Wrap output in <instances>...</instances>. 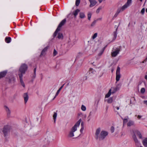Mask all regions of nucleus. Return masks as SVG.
I'll list each match as a JSON object with an SVG mask.
<instances>
[{
    "label": "nucleus",
    "mask_w": 147,
    "mask_h": 147,
    "mask_svg": "<svg viewBox=\"0 0 147 147\" xmlns=\"http://www.w3.org/2000/svg\"><path fill=\"white\" fill-rule=\"evenodd\" d=\"M28 69V66L25 64H22L20 67L18 72V75L19 76L20 82L21 85L24 87H25V84L22 80L23 75L24 74Z\"/></svg>",
    "instance_id": "nucleus-1"
},
{
    "label": "nucleus",
    "mask_w": 147,
    "mask_h": 147,
    "mask_svg": "<svg viewBox=\"0 0 147 147\" xmlns=\"http://www.w3.org/2000/svg\"><path fill=\"white\" fill-rule=\"evenodd\" d=\"M101 129L100 128L96 129L95 133V138L96 139L100 141L103 140L108 135L107 132L102 131L100 132V136H98L99 132H100Z\"/></svg>",
    "instance_id": "nucleus-2"
},
{
    "label": "nucleus",
    "mask_w": 147,
    "mask_h": 147,
    "mask_svg": "<svg viewBox=\"0 0 147 147\" xmlns=\"http://www.w3.org/2000/svg\"><path fill=\"white\" fill-rule=\"evenodd\" d=\"M81 121V119H80L77 122L74 126L72 127L68 134V136L69 137L71 138L74 136V132L77 130V127L79 126Z\"/></svg>",
    "instance_id": "nucleus-3"
},
{
    "label": "nucleus",
    "mask_w": 147,
    "mask_h": 147,
    "mask_svg": "<svg viewBox=\"0 0 147 147\" xmlns=\"http://www.w3.org/2000/svg\"><path fill=\"white\" fill-rule=\"evenodd\" d=\"M133 132L134 133V135L132 136V138L135 143H138V141L136 135L139 137V138L142 139V134L139 131L137 130L133 131Z\"/></svg>",
    "instance_id": "nucleus-4"
},
{
    "label": "nucleus",
    "mask_w": 147,
    "mask_h": 147,
    "mask_svg": "<svg viewBox=\"0 0 147 147\" xmlns=\"http://www.w3.org/2000/svg\"><path fill=\"white\" fill-rule=\"evenodd\" d=\"M66 22V20L65 19H63L53 34V36L54 38L56 36L57 33L60 30V28L64 25Z\"/></svg>",
    "instance_id": "nucleus-5"
},
{
    "label": "nucleus",
    "mask_w": 147,
    "mask_h": 147,
    "mask_svg": "<svg viewBox=\"0 0 147 147\" xmlns=\"http://www.w3.org/2000/svg\"><path fill=\"white\" fill-rule=\"evenodd\" d=\"M119 89V88L118 87V86H116L115 87H112L111 89H110L108 92L105 95L106 98L109 97L111 94H114L115 93L117 90H118Z\"/></svg>",
    "instance_id": "nucleus-6"
},
{
    "label": "nucleus",
    "mask_w": 147,
    "mask_h": 147,
    "mask_svg": "<svg viewBox=\"0 0 147 147\" xmlns=\"http://www.w3.org/2000/svg\"><path fill=\"white\" fill-rule=\"evenodd\" d=\"M121 50V47H119V48H116L115 51L111 53V56L113 57H116L117 55L119 53V52Z\"/></svg>",
    "instance_id": "nucleus-7"
},
{
    "label": "nucleus",
    "mask_w": 147,
    "mask_h": 147,
    "mask_svg": "<svg viewBox=\"0 0 147 147\" xmlns=\"http://www.w3.org/2000/svg\"><path fill=\"white\" fill-rule=\"evenodd\" d=\"M120 68L119 66H118L116 70V80L117 82L118 81L121 77L120 74Z\"/></svg>",
    "instance_id": "nucleus-8"
},
{
    "label": "nucleus",
    "mask_w": 147,
    "mask_h": 147,
    "mask_svg": "<svg viewBox=\"0 0 147 147\" xmlns=\"http://www.w3.org/2000/svg\"><path fill=\"white\" fill-rule=\"evenodd\" d=\"M10 128L9 126H5L3 128V132L5 136H6L9 132Z\"/></svg>",
    "instance_id": "nucleus-9"
},
{
    "label": "nucleus",
    "mask_w": 147,
    "mask_h": 147,
    "mask_svg": "<svg viewBox=\"0 0 147 147\" xmlns=\"http://www.w3.org/2000/svg\"><path fill=\"white\" fill-rule=\"evenodd\" d=\"M132 0H127V3L121 7V10L124 11L125 9L128 7L131 4Z\"/></svg>",
    "instance_id": "nucleus-10"
},
{
    "label": "nucleus",
    "mask_w": 147,
    "mask_h": 147,
    "mask_svg": "<svg viewBox=\"0 0 147 147\" xmlns=\"http://www.w3.org/2000/svg\"><path fill=\"white\" fill-rule=\"evenodd\" d=\"M90 3V7H92L94 6L96 4L97 2L95 0H89Z\"/></svg>",
    "instance_id": "nucleus-11"
},
{
    "label": "nucleus",
    "mask_w": 147,
    "mask_h": 147,
    "mask_svg": "<svg viewBox=\"0 0 147 147\" xmlns=\"http://www.w3.org/2000/svg\"><path fill=\"white\" fill-rule=\"evenodd\" d=\"M48 47H46L43 49L40 55V57H41L43 56H44L45 55V52L47 51V49H48Z\"/></svg>",
    "instance_id": "nucleus-12"
},
{
    "label": "nucleus",
    "mask_w": 147,
    "mask_h": 147,
    "mask_svg": "<svg viewBox=\"0 0 147 147\" xmlns=\"http://www.w3.org/2000/svg\"><path fill=\"white\" fill-rule=\"evenodd\" d=\"M141 27L142 30L146 31L147 30V24L146 23H143L142 24Z\"/></svg>",
    "instance_id": "nucleus-13"
},
{
    "label": "nucleus",
    "mask_w": 147,
    "mask_h": 147,
    "mask_svg": "<svg viewBox=\"0 0 147 147\" xmlns=\"http://www.w3.org/2000/svg\"><path fill=\"white\" fill-rule=\"evenodd\" d=\"M7 73V71H4L0 72V79L5 77Z\"/></svg>",
    "instance_id": "nucleus-14"
},
{
    "label": "nucleus",
    "mask_w": 147,
    "mask_h": 147,
    "mask_svg": "<svg viewBox=\"0 0 147 147\" xmlns=\"http://www.w3.org/2000/svg\"><path fill=\"white\" fill-rule=\"evenodd\" d=\"M23 97L25 103H26L28 100V96L27 93H24Z\"/></svg>",
    "instance_id": "nucleus-15"
},
{
    "label": "nucleus",
    "mask_w": 147,
    "mask_h": 147,
    "mask_svg": "<svg viewBox=\"0 0 147 147\" xmlns=\"http://www.w3.org/2000/svg\"><path fill=\"white\" fill-rule=\"evenodd\" d=\"M57 37L59 39L62 40L63 38V36L62 33L61 32L57 33Z\"/></svg>",
    "instance_id": "nucleus-16"
},
{
    "label": "nucleus",
    "mask_w": 147,
    "mask_h": 147,
    "mask_svg": "<svg viewBox=\"0 0 147 147\" xmlns=\"http://www.w3.org/2000/svg\"><path fill=\"white\" fill-rule=\"evenodd\" d=\"M80 11V10L79 9H77L75 11H73V14L74 15L75 18L76 17V16Z\"/></svg>",
    "instance_id": "nucleus-17"
},
{
    "label": "nucleus",
    "mask_w": 147,
    "mask_h": 147,
    "mask_svg": "<svg viewBox=\"0 0 147 147\" xmlns=\"http://www.w3.org/2000/svg\"><path fill=\"white\" fill-rule=\"evenodd\" d=\"M142 143L145 147H147V138H146L143 140Z\"/></svg>",
    "instance_id": "nucleus-18"
},
{
    "label": "nucleus",
    "mask_w": 147,
    "mask_h": 147,
    "mask_svg": "<svg viewBox=\"0 0 147 147\" xmlns=\"http://www.w3.org/2000/svg\"><path fill=\"white\" fill-rule=\"evenodd\" d=\"M134 122L132 121H129L127 124V125L128 126H130L134 125Z\"/></svg>",
    "instance_id": "nucleus-19"
},
{
    "label": "nucleus",
    "mask_w": 147,
    "mask_h": 147,
    "mask_svg": "<svg viewBox=\"0 0 147 147\" xmlns=\"http://www.w3.org/2000/svg\"><path fill=\"white\" fill-rule=\"evenodd\" d=\"M121 11H123L121 10V9H119L117 10V11L116 13L114 15V18H116L117 15H118L119 13Z\"/></svg>",
    "instance_id": "nucleus-20"
},
{
    "label": "nucleus",
    "mask_w": 147,
    "mask_h": 147,
    "mask_svg": "<svg viewBox=\"0 0 147 147\" xmlns=\"http://www.w3.org/2000/svg\"><path fill=\"white\" fill-rule=\"evenodd\" d=\"M11 38L10 37H6L5 38V41L7 43H9L11 41Z\"/></svg>",
    "instance_id": "nucleus-21"
},
{
    "label": "nucleus",
    "mask_w": 147,
    "mask_h": 147,
    "mask_svg": "<svg viewBox=\"0 0 147 147\" xmlns=\"http://www.w3.org/2000/svg\"><path fill=\"white\" fill-rule=\"evenodd\" d=\"M79 17L82 19L83 18L85 17V15L84 13L80 12L79 13Z\"/></svg>",
    "instance_id": "nucleus-22"
},
{
    "label": "nucleus",
    "mask_w": 147,
    "mask_h": 147,
    "mask_svg": "<svg viewBox=\"0 0 147 147\" xmlns=\"http://www.w3.org/2000/svg\"><path fill=\"white\" fill-rule=\"evenodd\" d=\"M57 113L54 112L53 116V118L54 120V122H55L56 121V118L57 116Z\"/></svg>",
    "instance_id": "nucleus-23"
},
{
    "label": "nucleus",
    "mask_w": 147,
    "mask_h": 147,
    "mask_svg": "<svg viewBox=\"0 0 147 147\" xmlns=\"http://www.w3.org/2000/svg\"><path fill=\"white\" fill-rule=\"evenodd\" d=\"M62 87H61L59 89L57 90V93L55 95V97H54V98H55L58 95V94H59V93L61 90L62 89Z\"/></svg>",
    "instance_id": "nucleus-24"
},
{
    "label": "nucleus",
    "mask_w": 147,
    "mask_h": 147,
    "mask_svg": "<svg viewBox=\"0 0 147 147\" xmlns=\"http://www.w3.org/2000/svg\"><path fill=\"white\" fill-rule=\"evenodd\" d=\"M117 28L116 31H115L113 32V36H114V40H115L117 36Z\"/></svg>",
    "instance_id": "nucleus-25"
},
{
    "label": "nucleus",
    "mask_w": 147,
    "mask_h": 147,
    "mask_svg": "<svg viewBox=\"0 0 147 147\" xmlns=\"http://www.w3.org/2000/svg\"><path fill=\"white\" fill-rule=\"evenodd\" d=\"M113 98L110 97L107 100V102L109 103H111L113 102Z\"/></svg>",
    "instance_id": "nucleus-26"
},
{
    "label": "nucleus",
    "mask_w": 147,
    "mask_h": 147,
    "mask_svg": "<svg viewBox=\"0 0 147 147\" xmlns=\"http://www.w3.org/2000/svg\"><path fill=\"white\" fill-rule=\"evenodd\" d=\"M92 14L90 12H89L88 14V19L90 20Z\"/></svg>",
    "instance_id": "nucleus-27"
},
{
    "label": "nucleus",
    "mask_w": 147,
    "mask_h": 147,
    "mask_svg": "<svg viewBox=\"0 0 147 147\" xmlns=\"http://www.w3.org/2000/svg\"><path fill=\"white\" fill-rule=\"evenodd\" d=\"M89 71L90 73H91L93 74H95L96 72V71L92 68H91L90 69Z\"/></svg>",
    "instance_id": "nucleus-28"
},
{
    "label": "nucleus",
    "mask_w": 147,
    "mask_h": 147,
    "mask_svg": "<svg viewBox=\"0 0 147 147\" xmlns=\"http://www.w3.org/2000/svg\"><path fill=\"white\" fill-rule=\"evenodd\" d=\"M97 36V33H95L92 36V39H94L96 38Z\"/></svg>",
    "instance_id": "nucleus-29"
},
{
    "label": "nucleus",
    "mask_w": 147,
    "mask_h": 147,
    "mask_svg": "<svg viewBox=\"0 0 147 147\" xmlns=\"http://www.w3.org/2000/svg\"><path fill=\"white\" fill-rule=\"evenodd\" d=\"M80 0H76V5L77 6H78L80 3Z\"/></svg>",
    "instance_id": "nucleus-30"
},
{
    "label": "nucleus",
    "mask_w": 147,
    "mask_h": 147,
    "mask_svg": "<svg viewBox=\"0 0 147 147\" xmlns=\"http://www.w3.org/2000/svg\"><path fill=\"white\" fill-rule=\"evenodd\" d=\"M5 107L6 108V111L8 112V113L10 114V111L9 110V109L8 108V107L7 106H5Z\"/></svg>",
    "instance_id": "nucleus-31"
},
{
    "label": "nucleus",
    "mask_w": 147,
    "mask_h": 147,
    "mask_svg": "<svg viewBox=\"0 0 147 147\" xmlns=\"http://www.w3.org/2000/svg\"><path fill=\"white\" fill-rule=\"evenodd\" d=\"M81 109L82 111H84L86 110V107L84 105H82L81 107Z\"/></svg>",
    "instance_id": "nucleus-32"
},
{
    "label": "nucleus",
    "mask_w": 147,
    "mask_h": 147,
    "mask_svg": "<svg viewBox=\"0 0 147 147\" xmlns=\"http://www.w3.org/2000/svg\"><path fill=\"white\" fill-rule=\"evenodd\" d=\"M145 11V9L144 8L142 9L141 11V13L142 15H144Z\"/></svg>",
    "instance_id": "nucleus-33"
},
{
    "label": "nucleus",
    "mask_w": 147,
    "mask_h": 147,
    "mask_svg": "<svg viewBox=\"0 0 147 147\" xmlns=\"http://www.w3.org/2000/svg\"><path fill=\"white\" fill-rule=\"evenodd\" d=\"M96 20H95L92 23V24L91 25V26L92 27V26H94L95 25V24L96 23Z\"/></svg>",
    "instance_id": "nucleus-34"
},
{
    "label": "nucleus",
    "mask_w": 147,
    "mask_h": 147,
    "mask_svg": "<svg viewBox=\"0 0 147 147\" xmlns=\"http://www.w3.org/2000/svg\"><path fill=\"white\" fill-rule=\"evenodd\" d=\"M102 9V7L101 6L100 7L96 10V12L97 13H98L99 12L100 10L101 9Z\"/></svg>",
    "instance_id": "nucleus-35"
},
{
    "label": "nucleus",
    "mask_w": 147,
    "mask_h": 147,
    "mask_svg": "<svg viewBox=\"0 0 147 147\" xmlns=\"http://www.w3.org/2000/svg\"><path fill=\"white\" fill-rule=\"evenodd\" d=\"M114 131V127L113 126H112L111 128V131L112 133H113Z\"/></svg>",
    "instance_id": "nucleus-36"
},
{
    "label": "nucleus",
    "mask_w": 147,
    "mask_h": 147,
    "mask_svg": "<svg viewBox=\"0 0 147 147\" xmlns=\"http://www.w3.org/2000/svg\"><path fill=\"white\" fill-rule=\"evenodd\" d=\"M141 92L142 93H144L145 92V89L144 88H142L140 90Z\"/></svg>",
    "instance_id": "nucleus-37"
},
{
    "label": "nucleus",
    "mask_w": 147,
    "mask_h": 147,
    "mask_svg": "<svg viewBox=\"0 0 147 147\" xmlns=\"http://www.w3.org/2000/svg\"><path fill=\"white\" fill-rule=\"evenodd\" d=\"M36 68L35 67L34 69V74L33 76V77H34V78H35L36 76Z\"/></svg>",
    "instance_id": "nucleus-38"
},
{
    "label": "nucleus",
    "mask_w": 147,
    "mask_h": 147,
    "mask_svg": "<svg viewBox=\"0 0 147 147\" xmlns=\"http://www.w3.org/2000/svg\"><path fill=\"white\" fill-rule=\"evenodd\" d=\"M57 54V51L55 49H54V51H53V55L54 56H55Z\"/></svg>",
    "instance_id": "nucleus-39"
},
{
    "label": "nucleus",
    "mask_w": 147,
    "mask_h": 147,
    "mask_svg": "<svg viewBox=\"0 0 147 147\" xmlns=\"http://www.w3.org/2000/svg\"><path fill=\"white\" fill-rule=\"evenodd\" d=\"M91 115H92V112H90L89 113V116H88V118H89L88 121H89L90 119V116Z\"/></svg>",
    "instance_id": "nucleus-40"
},
{
    "label": "nucleus",
    "mask_w": 147,
    "mask_h": 147,
    "mask_svg": "<svg viewBox=\"0 0 147 147\" xmlns=\"http://www.w3.org/2000/svg\"><path fill=\"white\" fill-rule=\"evenodd\" d=\"M104 49H103L98 54V55L99 56H100L102 54V53H103V52L104 51Z\"/></svg>",
    "instance_id": "nucleus-41"
},
{
    "label": "nucleus",
    "mask_w": 147,
    "mask_h": 147,
    "mask_svg": "<svg viewBox=\"0 0 147 147\" xmlns=\"http://www.w3.org/2000/svg\"><path fill=\"white\" fill-rule=\"evenodd\" d=\"M84 129V127H82L81 129L80 130V131L81 133L82 132V131H83V129Z\"/></svg>",
    "instance_id": "nucleus-42"
},
{
    "label": "nucleus",
    "mask_w": 147,
    "mask_h": 147,
    "mask_svg": "<svg viewBox=\"0 0 147 147\" xmlns=\"http://www.w3.org/2000/svg\"><path fill=\"white\" fill-rule=\"evenodd\" d=\"M147 61V56L146 58V59L144 60L142 62V63H144L145 62H146Z\"/></svg>",
    "instance_id": "nucleus-43"
},
{
    "label": "nucleus",
    "mask_w": 147,
    "mask_h": 147,
    "mask_svg": "<svg viewBox=\"0 0 147 147\" xmlns=\"http://www.w3.org/2000/svg\"><path fill=\"white\" fill-rule=\"evenodd\" d=\"M127 121V120L126 119H123V122L126 123Z\"/></svg>",
    "instance_id": "nucleus-44"
},
{
    "label": "nucleus",
    "mask_w": 147,
    "mask_h": 147,
    "mask_svg": "<svg viewBox=\"0 0 147 147\" xmlns=\"http://www.w3.org/2000/svg\"><path fill=\"white\" fill-rule=\"evenodd\" d=\"M144 104H145L147 106V100H144L143 102Z\"/></svg>",
    "instance_id": "nucleus-45"
},
{
    "label": "nucleus",
    "mask_w": 147,
    "mask_h": 147,
    "mask_svg": "<svg viewBox=\"0 0 147 147\" xmlns=\"http://www.w3.org/2000/svg\"><path fill=\"white\" fill-rule=\"evenodd\" d=\"M115 108L117 110H119V107H115Z\"/></svg>",
    "instance_id": "nucleus-46"
},
{
    "label": "nucleus",
    "mask_w": 147,
    "mask_h": 147,
    "mask_svg": "<svg viewBox=\"0 0 147 147\" xmlns=\"http://www.w3.org/2000/svg\"><path fill=\"white\" fill-rule=\"evenodd\" d=\"M141 117V116L140 115H138V119H140Z\"/></svg>",
    "instance_id": "nucleus-47"
},
{
    "label": "nucleus",
    "mask_w": 147,
    "mask_h": 147,
    "mask_svg": "<svg viewBox=\"0 0 147 147\" xmlns=\"http://www.w3.org/2000/svg\"><path fill=\"white\" fill-rule=\"evenodd\" d=\"M81 125L82 127H84V123L83 122H82L81 123Z\"/></svg>",
    "instance_id": "nucleus-48"
},
{
    "label": "nucleus",
    "mask_w": 147,
    "mask_h": 147,
    "mask_svg": "<svg viewBox=\"0 0 147 147\" xmlns=\"http://www.w3.org/2000/svg\"><path fill=\"white\" fill-rule=\"evenodd\" d=\"M98 1L100 3H101L102 2V0H98Z\"/></svg>",
    "instance_id": "nucleus-49"
},
{
    "label": "nucleus",
    "mask_w": 147,
    "mask_h": 147,
    "mask_svg": "<svg viewBox=\"0 0 147 147\" xmlns=\"http://www.w3.org/2000/svg\"><path fill=\"white\" fill-rule=\"evenodd\" d=\"M101 19H102V18H99L98 19L96 20L97 21L98 20H101Z\"/></svg>",
    "instance_id": "nucleus-50"
},
{
    "label": "nucleus",
    "mask_w": 147,
    "mask_h": 147,
    "mask_svg": "<svg viewBox=\"0 0 147 147\" xmlns=\"http://www.w3.org/2000/svg\"><path fill=\"white\" fill-rule=\"evenodd\" d=\"M78 115L79 116L80 115H82V114L81 113H78Z\"/></svg>",
    "instance_id": "nucleus-51"
},
{
    "label": "nucleus",
    "mask_w": 147,
    "mask_h": 147,
    "mask_svg": "<svg viewBox=\"0 0 147 147\" xmlns=\"http://www.w3.org/2000/svg\"><path fill=\"white\" fill-rule=\"evenodd\" d=\"M100 132H99V134H98V136H100Z\"/></svg>",
    "instance_id": "nucleus-52"
},
{
    "label": "nucleus",
    "mask_w": 147,
    "mask_h": 147,
    "mask_svg": "<svg viewBox=\"0 0 147 147\" xmlns=\"http://www.w3.org/2000/svg\"><path fill=\"white\" fill-rule=\"evenodd\" d=\"M146 13H147V8L146 9Z\"/></svg>",
    "instance_id": "nucleus-53"
},
{
    "label": "nucleus",
    "mask_w": 147,
    "mask_h": 147,
    "mask_svg": "<svg viewBox=\"0 0 147 147\" xmlns=\"http://www.w3.org/2000/svg\"><path fill=\"white\" fill-rule=\"evenodd\" d=\"M64 84L63 86H62L61 87H62V88H63Z\"/></svg>",
    "instance_id": "nucleus-54"
},
{
    "label": "nucleus",
    "mask_w": 147,
    "mask_h": 147,
    "mask_svg": "<svg viewBox=\"0 0 147 147\" xmlns=\"http://www.w3.org/2000/svg\"><path fill=\"white\" fill-rule=\"evenodd\" d=\"M140 1H141V2H142V0H140Z\"/></svg>",
    "instance_id": "nucleus-55"
},
{
    "label": "nucleus",
    "mask_w": 147,
    "mask_h": 147,
    "mask_svg": "<svg viewBox=\"0 0 147 147\" xmlns=\"http://www.w3.org/2000/svg\"><path fill=\"white\" fill-rule=\"evenodd\" d=\"M129 24H130L129 23V24H128V26H129Z\"/></svg>",
    "instance_id": "nucleus-56"
},
{
    "label": "nucleus",
    "mask_w": 147,
    "mask_h": 147,
    "mask_svg": "<svg viewBox=\"0 0 147 147\" xmlns=\"http://www.w3.org/2000/svg\"><path fill=\"white\" fill-rule=\"evenodd\" d=\"M113 71V70H112V72Z\"/></svg>",
    "instance_id": "nucleus-57"
}]
</instances>
